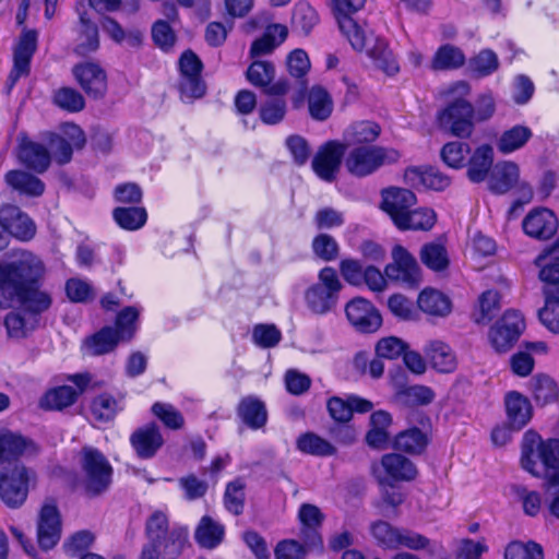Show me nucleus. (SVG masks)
<instances>
[{"mask_svg":"<svg viewBox=\"0 0 559 559\" xmlns=\"http://www.w3.org/2000/svg\"><path fill=\"white\" fill-rule=\"evenodd\" d=\"M522 467L535 477L544 472L545 489L559 487V440L543 441L534 431H526L522 442Z\"/></svg>","mask_w":559,"mask_h":559,"instance_id":"nucleus-1","label":"nucleus"},{"mask_svg":"<svg viewBox=\"0 0 559 559\" xmlns=\"http://www.w3.org/2000/svg\"><path fill=\"white\" fill-rule=\"evenodd\" d=\"M44 272L43 261L29 251H21L13 261L0 264V308H9L19 289L34 285Z\"/></svg>","mask_w":559,"mask_h":559,"instance_id":"nucleus-2","label":"nucleus"},{"mask_svg":"<svg viewBox=\"0 0 559 559\" xmlns=\"http://www.w3.org/2000/svg\"><path fill=\"white\" fill-rule=\"evenodd\" d=\"M469 91L466 82H455L448 91L449 105L438 115L440 127L456 138H469L474 131V107L465 99Z\"/></svg>","mask_w":559,"mask_h":559,"instance_id":"nucleus-3","label":"nucleus"},{"mask_svg":"<svg viewBox=\"0 0 559 559\" xmlns=\"http://www.w3.org/2000/svg\"><path fill=\"white\" fill-rule=\"evenodd\" d=\"M79 463L78 485L87 497L100 496L109 489L114 469L99 450L93 447H83Z\"/></svg>","mask_w":559,"mask_h":559,"instance_id":"nucleus-4","label":"nucleus"},{"mask_svg":"<svg viewBox=\"0 0 559 559\" xmlns=\"http://www.w3.org/2000/svg\"><path fill=\"white\" fill-rule=\"evenodd\" d=\"M146 536L151 543H158L162 547L163 559H176L187 543V530L183 527H168V518L162 511H155L146 521Z\"/></svg>","mask_w":559,"mask_h":559,"instance_id":"nucleus-5","label":"nucleus"},{"mask_svg":"<svg viewBox=\"0 0 559 559\" xmlns=\"http://www.w3.org/2000/svg\"><path fill=\"white\" fill-rule=\"evenodd\" d=\"M400 153L382 146H359L352 150L345 158V167L356 177H366L381 166L397 162Z\"/></svg>","mask_w":559,"mask_h":559,"instance_id":"nucleus-6","label":"nucleus"},{"mask_svg":"<svg viewBox=\"0 0 559 559\" xmlns=\"http://www.w3.org/2000/svg\"><path fill=\"white\" fill-rule=\"evenodd\" d=\"M365 3L366 0H332V12L338 28L357 51L366 48L367 37L354 15L365 7Z\"/></svg>","mask_w":559,"mask_h":559,"instance_id":"nucleus-7","label":"nucleus"},{"mask_svg":"<svg viewBox=\"0 0 559 559\" xmlns=\"http://www.w3.org/2000/svg\"><path fill=\"white\" fill-rule=\"evenodd\" d=\"M341 288L336 271L325 266L319 273V282L307 290L306 301L313 312L325 313L336 305Z\"/></svg>","mask_w":559,"mask_h":559,"instance_id":"nucleus-8","label":"nucleus"},{"mask_svg":"<svg viewBox=\"0 0 559 559\" xmlns=\"http://www.w3.org/2000/svg\"><path fill=\"white\" fill-rule=\"evenodd\" d=\"M33 472L23 464L0 469V498L10 508L24 503L28 493V484Z\"/></svg>","mask_w":559,"mask_h":559,"instance_id":"nucleus-9","label":"nucleus"},{"mask_svg":"<svg viewBox=\"0 0 559 559\" xmlns=\"http://www.w3.org/2000/svg\"><path fill=\"white\" fill-rule=\"evenodd\" d=\"M524 329L525 322L522 313L516 310H508L490 329V343L497 352L504 353L519 340Z\"/></svg>","mask_w":559,"mask_h":559,"instance_id":"nucleus-10","label":"nucleus"},{"mask_svg":"<svg viewBox=\"0 0 559 559\" xmlns=\"http://www.w3.org/2000/svg\"><path fill=\"white\" fill-rule=\"evenodd\" d=\"M385 276L413 287L420 282V269L416 259L401 245L392 249V262L384 269Z\"/></svg>","mask_w":559,"mask_h":559,"instance_id":"nucleus-11","label":"nucleus"},{"mask_svg":"<svg viewBox=\"0 0 559 559\" xmlns=\"http://www.w3.org/2000/svg\"><path fill=\"white\" fill-rule=\"evenodd\" d=\"M179 69L181 97L192 99L203 96L205 86L201 81L202 62L198 56L191 50L185 51L179 59Z\"/></svg>","mask_w":559,"mask_h":559,"instance_id":"nucleus-12","label":"nucleus"},{"mask_svg":"<svg viewBox=\"0 0 559 559\" xmlns=\"http://www.w3.org/2000/svg\"><path fill=\"white\" fill-rule=\"evenodd\" d=\"M62 522L57 506L52 502L43 504L37 519V542L41 549L49 550L60 540Z\"/></svg>","mask_w":559,"mask_h":559,"instance_id":"nucleus-13","label":"nucleus"},{"mask_svg":"<svg viewBox=\"0 0 559 559\" xmlns=\"http://www.w3.org/2000/svg\"><path fill=\"white\" fill-rule=\"evenodd\" d=\"M37 47V33L26 31L21 36L13 51V68L8 78V88L11 91L16 82L29 73V64Z\"/></svg>","mask_w":559,"mask_h":559,"instance_id":"nucleus-14","label":"nucleus"},{"mask_svg":"<svg viewBox=\"0 0 559 559\" xmlns=\"http://www.w3.org/2000/svg\"><path fill=\"white\" fill-rule=\"evenodd\" d=\"M345 153V145L336 141H330L322 145L312 160V168L317 176L328 182H332L341 166Z\"/></svg>","mask_w":559,"mask_h":559,"instance_id":"nucleus-15","label":"nucleus"},{"mask_svg":"<svg viewBox=\"0 0 559 559\" xmlns=\"http://www.w3.org/2000/svg\"><path fill=\"white\" fill-rule=\"evenodd\" d=\"M349 322L362 333L376 332L382 324V318L370 301L357 297L350 300L345 308Z\"/></svg>","mask_w":559,"mask_h":559,"instance_id":"nucleus-16","label":"nucleus"},{"mask_svg":"<svg viewBox=\"0 0 559 559\" xmlns=\"http://www.w3.org/2000/svg\"><path fill=\"white\" fill-rule=\"evenodd\" d=\"M38 452L39 447L32 439L10 430L0 431V463L33 456Z\"/></svg>","mask_w":559,"mask_h":559,"instance_id":"nucleus-17","label":"nucleus"},{"mask_svg":"<svg viewBox=\"0 0 559 559\" xmlns=\"http://www.w3.org/2000/svg\"><path fill=\"white\" fill-rule=\"evenodd\" d=\"M246 75L252 85L263 88L269 95L282 96L288 92L289 86L286 80H278L271 84L275 76V68L269 61H253Z\"/></svg>","mask_w":559,"mask_h":559,"instance_id":"nucleus-18","label":"nucleus"},{"mask_svg":"<svg viewBox=\"0 0 559 559\" xmlns=\"http://www.w3.org/2000/svg\"><path fill=\"white\" fill-rule=\"evenodd\" d=\"M130 444L139 459L150 460L163 447L164 438L155 424H147L131 433Z\"/></svg>","mask_w":559,"mask_h":559,"instance_id":"nucleus-19","label":"nucleus"},{"mask_svg":"<svg viewBox=\"0 0 559 559\" xmlns=\"http://www.w3.org/2000/svg\"><path fill=\"white\" fill-rule=\"evenodd\" d=\"M525 234L532 238L546 240L551 238L558 229V219L548 209L531 211L523 221Z\"/></svg>","mask_w":559,"mask_h":559,"instance_id":"nucleus-20","label":"nucleus"},{"mask_svg":"<svg viewBox=\"0 0 559 559\" xmlns=\"http://www.w3.org/2000/svg\"><path fill=\"white\" fill-rule=\"evenodd\" d=\"M415 203L416 197L408 189L390 188L382 192V210L390 215L396 227Z\"/></svg>","mask_w":559,"mask_h":559,"instance_id":"nucleus-21","label":"nucleus"},{"mask_svg":"<svg viewBox=\"0 0 559 559\" xmlns=\"http://www.w3.org/2000/svg\"><path fill=\"white\" fill-rule=\"evenodd\" d=\"M0 222L9 235L23 241L32 239L36 233L33 221L15 205L7 204L0 209Z\"/></svg>","mask_w":559,"mask_h":559,"instance_id":"nucleus-22","label":"nucleus"},{"mask_svg":"<svg viewBox=\"0 0 559 559\" xmlns=\"http://www.w3.org/2000/svg\"><path fill=\"white\" fill-rule=\"evenodd\" d=\"M73 74L87 95L97 98L105 94L106 73L98 64L93 62L78 64L73 68Z\"/></svg>","mask_w":559,"mask_h":559,"instance_id":"nucleus-23","label":"nucleus"},{"mask_svg":"<svg viewBox=\"0 0 559 559\" xmlns=\"http://www.w3.org/2000/svg\"><path fill=\"white\" fill-rule=\"evenodd\" d=\"M72 381L78 390L70 385L55 388L46 393L41 405L49 409H63L71 406L76 401L79 393L87 385L88 378L83 374H74Z\"/></svg>","mask_w":559,"mask_h":559,"instance_id":"nucleus-24","label":"nucleus"},{"mask_svg":"<svg viewBox=\"0 0 559 559\" xmlns=\"http://www.w3.org/2000/svg\"><path fill=\"white\" fill-rule=\"evenodd\" d=\"M520 167L512 160H501L493 165L489 179V189L498 194L510 191L519 181Z\"/></svg>","mask_w":559,"mask_h":559,"instance_id":"nucleus-25","label":"nucleus"},{"mask_svg":"<svg viewBox=\"0 0 559 559\" xmlns=\"http://www.w3.org/2000/svg\"><path fill=\"white\" fill-rule=\"evenodd\" d=\"M19 159L25 167L44 173L48 169L51 160L50 152L40 143L23 140L19 145Z\"/></svg>","mask_w":559,"mask_h":559,"instance_id":"nucleus-26","label":"nucleus"},{"mask_svg":"<svg viewBox=\"0 0 559 559\" xmlns=\"http://www.w3.org/2000/svg\"><path fill=\"white\" fill-rule=\"evenodd\" d=\"M493 148L489 144H483L475 148L467 164V177L472 182H483L489 179L493 167Z\"/></svg>","mask_w":559,"mask_h":559,"instance_id":"nucleus-27","label":"nucleus"},{"mask_svg":"<svg viewBox=\"0 0 559 559\" xmlns=\"http://www.w3.org/2000/svg\"><path fill=\"white\" fill-rule=\"evenodd\" d=\"M381 466L386 473L389 480L411 481L417 476V468L414 463L397 453L383 455Z\"/></svg>","mask_w":559,"mask_h":559,"instance_id":"nucleus-28","label":"nucleus"},{"mask_svg":"<svg viewBox=\"0 0 559 559\" xmlns=\"http://www.w3.org/2000/svg\"><path fill=\"white\" fill-rule=\"evenodd\" d=\"M426 358L433 369L439 372H452L456 367V360L450 346L442 341H430L424 347Z\"/></svg>","mask_w":559,"mask_h":559,"instance_id":"nucleus-29","label":"nucleus"},{"mask_svg":"<svg viewBox=\"0 0 559 559\" xmlns=\"http://www.w3.org/2000/svg\"><path fill=\"white\" fill-rule=\"evenodd\" d=\"M506 411L510 425L514 429L523 428L532 417L530 401L519 392H510L506 396Z\"/></svg>","mask_w":559,"mask_h":559,"instance_id":"nucleus-30","label":"nucleus"},{"mask_svg":"<svg viewBox=\"0 0 559 559\" xmlns=\"http://www.w3.org/2000/svg\"><path fill=\"white\" fill-rule=\"evenodd\" d=\"M288 35L287 27L282 24L269 25L264 34L255 39L250 49L252 58L272 53Z\"/></svg>","mask_w":559,"mask_h":559,"instance_id":"nucleus-31","label":"nucleus"},{"mask_svg":"<svg viewBox=\"0 0 559 559\" xmlns=\"http://www.w3.org/2000/svg\"><path fill=\"white\" fill-rule=\"evenodd\" d=\"M14 299H17L25 311L34 314L48 310L52 302L50 295L35 284L22 286Z\"/></svg>","mask_w":559,"mask_h":559,"instance_id":"nucleus-32","label":"nucleus"},{"mask_svg":"<svg viewBox=\"0 0 559 559\" xmlns=\"http://www.w3.org/2000/svg\"><path fill=\"white\" fill-rule=\"evenodd\" d=\"M532 136L531 128L524 124H515L501 133L496 145L500 153L508 155L523 148Z\"/></svg>","mask_w":559,"mask_h":559,"instance_id":"nucleus-33","label":"nucleus"},{"mask_svg":"<svg viewBox=\"0 0 559 559\" xmlns=\"http://www.w3.org/2000/svg\"><path fill=\"white\" fill-rule=\"evenodd\" d=\"M534 265L539 270L538 278L546 284L557 286L559 295V254H556V250L545 249L535 258Z\"/></svg>","mask_w":559,"mask_h":559,"instance_id":"nucleus-34","label":"nucleus"},{"mask_svg":"<svg viewBox=\"0 0 559 559\" xmlns=\"http://www.w3.org/2000/svg\"><path fill=\"white\" fill-rule=\"evenodd\" d=\"M224 534L225 530L221 523L204 515L195 528L194 538L202 548L213 549L222 543Z\"/></svg>","mask_w":559,"mask_h":559,"instance_id":"nucleus-35","label":"nucleus"},{"mask_svg":"<svg viewBox=\"0 0 559 559\" xmlns=\"http://www.w3.org/2000/svg\"><path fill=\"white\" fill-rule=\"evenodd\" d=\"M418 307L421 311L433 317H445L451 312V301L441 292L425 288L418 296Z\"/></svg>","mask_w":559,"mask_h":559,"instance_id":"nucleus-36","label":"nucleus"},{"mask_svg":"<svg viewBox=\"0 0 559 559\" xmlns=\"http://www.w3.org/2000/svg\"><path fill=\"white\" fill-rule=\"evenodd\" d=\"M406 179L416 186L421 183L424 187L441 191L450 185V179L436 168H427L419 170L418 168H409L405 173Z\"/></svg>","mask_w":559,"mask_h":559,"instance_id":"nucleus-37","label":"nucleus"},{"mask_svg":"<svg viewBox=\"0 0 559 559\" xmlns=\"http://www.w3.org/2000/svg\"><path fill=\"white\" fill-rule=\"evenodd\" d=\"M123 340L114 328L105 326L85 341V348L91 355H103L111 352Z\"/></svg>","mask_w":559,"mask_h":559,"instance_id":"nucleus-38","label":"nucleus"},{"mask_svg":"<svg viewBox=\"0 0 559 559\" xmlns=\"http://www.w3.org/2000/svg\"><path fill=\"white\" fill-rule=\"evenodd\" d=\"M381 128L372 121H358L350 124L344 132L347 145L374 142L380 135Z\"/></svg>","mask_w":559,"mask_h":559,"instance_id":"nucleus-39","label":"nucleus"},{"mask_svg":"<svg viewBox=\"0 0 559 559\" xmlns=\"http://www.w3.org/2000/svg\"><path fill=\"white\" fill-rule=\"evenodd\" d=\"M5 180L13 189L32 197H38L45 190V185L39 178L23 170L9 171Z\"/></svg>","mask_w":559,"mask_h":559,"instance_id":"nucleus-40","label":"nucleus"},{"mask_svg":"<svg viewBox=\"0 0 559 559\" xmlns=\"http://www.w3.org/2000/svg\"><path fill=\"white\" fill-rule=\"evenodd\" d=\"M545 305L538 311V318L548 331L559 334V295L557 286L545 290Z\"/></svg>","mask_w":559,"mask_h":559,"instance_id":"nucleus-41","label":"nucleus"},{"mask_svg":"<svg viewBox=\"0 0 559 559\" xmlns=\"http://www.w3.org/2000/svg\"><path fill=\"white\" fill-rule=\"evenodd\" d=\"M239 416L252 429L261 428L266 423V409L264 404L255 397H246L238 408Z\"/></svg>","mask_w":559,"mask_h":559,"instance_id":"nucleus-42","label":"nucleus"},{"mask_svg":"<svg viewBox=\"0 0 559 559\" xmlns=\"http://www.w3.org/2000/svg\"><path fill=\"white\" fill-rule=\"evenodd\" d=\"M531 390L537 404L547 405L557 401L559 389L552 378L537 374L531 380Z\"/></svg>","mask_w":559,"mask_h":559,"instance_id":"nucleus-43","label":"nucleus"},{"mask_svg":"<svg viewBox=\"0 0 559 559\" xmlns=\"http://www.w3.org/2000/svg\"><path fill=\"white\" fill-rule=\"evenodd\" d=\"M112 217L121 228L126 230H138L145 225L147 213L144 207L119 206L114 210Z\"/></svg>","mask_w":559,"mask_h":559,"instance_id":"nucleus-44","label":"nucleus"},{"mask_svg":"<svg viewBox=\"0 0 559 559\" xmlns=\"http://www.w3.org/2000/svg\"><path fill=\"white\" fill-rule=\"evenodd\" d=\"M500 309V296L497 290L488 289L478 298L477 309L474 311V320L478 324L490 322Z\"/></svg>","mask_w":559,"mask_h":559,"instance_id":"nucleus-45","label":"nucleus"},{"mask_svg":"<svg viewBox=\"0 0 559 559\" xmlns=\"http://www.w3.org/2000/svg\"><path fill=\"white\" fill-rule=\"evenodd\" d=\"M465 62V56L462 50L452 45L441 46L431 62L432 70H451L462 67Z\"/></svg>","mask_w":559,"mask_h":559,"instance_id":"nucleus-46","label":"nucleus"},{"mask_svg":"<svg viewBox=\"0 0 559 559\" xmlns=\"http://www.w3.org/2000/svg\"><path fill=\"white\" fill-rule=\"evenodd\" d=\"M297 449L302 453L317 456H329L335 453V448L329 441L313 432L301 435L297 439Z\"/></svg>","mask_w":559,"mask_h":559,"instance_id":"nucleus-47","label":"nucleus"},{"mask_svg":"<svg viewBox=\"0 0 559 559\" xmlns=\"http://www.w3.org/2000/svg\"><path fill=\"white\" fill-rule=\"evenodd\" d=\"M427 445V437L418 428H412L399 433L394 441L395 449L411 454L421 453Z\"/></svg>","mask_w":559,"mask_h":559,"instance_id":"nucleus-48","label":"nucleus"},{"mask_svg":"<svg viewBox=\"0 0 559 559\" xmlns=\"http://www.w3.org/2000/svg\"><path fill=\"white\" fill-rule=\"evenodd\" d=\"M436 223V213L431 209H418L404 216L397 228L402 230H429Z\"/></svg>","mask_w":559,"mask_h":559,"instance_id":"nucleus-49","label":"nucleus"},{"mask_svg":"<svg viewBox=\"0 0 559 559\" xmlns=\"http://www.w3.org/2000/svg\"><path fill=\"white\" fill-rule=\"evenodd\" d=\"M420 259L427 267L433 271H443L449 265L447 249L437 242L426 243L420 250Z\"/></svg>","mask_w":559,"mask_h":559,"instance_id":"nucleus-50","label":"nucleus"},{"mask_svg":"<svg viewBox=\"0 0 559 559\" xmlns=\"http://www.w3.org/2000/svg\"><path fill=\"white\" fill-rule=\"evenodd\" d=\"M308 103L310 115L317 120H325L332 112V100L320 86L311 88Z\"/></svg>","mask_w":559,"mask_h":559,"instance_id":"nucleus-51","label":"nucleus"},{"mask_svg":"<svg viewBox=\"0 0 559 559\" xmlns=\"http://www.w3.org/2000/svg\"><path fill=\"white\" fill-rule=\"evenodd\" d=\"M504 559H544V550L535 542L513 540L506 547Z\"/></svg>","mask_w":559,"mask_h":559,"instance_id":"nucleus-52","label":"nucleus"},{"mask_svg":"<svg viewBox=\"0 0 559 559\" xmlns=\"http://www.w3.org/2000/svg\"><path fill=\"white\" fill-rule=\"evenodd\" d=\"M80 22L83 29L80 36V43L75 47V52L78 55L85 56L96 51L99 47L98 28L84 15L80 16Z\"/></svg>","mask_w":559,"mask_h":559,"instance_id":"nucleus-53","label":"nucleus"},{"mask_svg":"<svg viewBox=\"0 0 559 559\" xmlns=\"http://www.w3.org/2000/svg\"><path fill=\"white\" fill-rule=\"evenodd\" d=\"M468 67L477 78L488 76L499 67L498 56L490 49H484L469 60Z\"/></svg>","mask_w":559,"mask_h":559,"instance_id":"nucleus-54","label":"nucleus"},{"mask_svg":"<svg viewBox=\"0 0 559 559\" xmlns=\"http://www.w3.org/2000/svg\"><path fill=\"white\" fill-rule=\"evenodd\" d=\"M471 153L467 143L452 141L447 143L441 150L442 160L452 168H462L466 165V157Z\"/></svg>","mask_w":559,"mask_h":559,"instance_id":"nucleus-55","label":"nucleus"},{"mask_svg":"<svg viewBox=\"0 0 559 559\" xmlns=\"http://www.w3.org/2000/svg\"><path fill=\"white\" fill-rule=\"evenodd\" d=\"M371 534L378 544L385 548H399L400 530L389 522L377 521L371 525Z\"/></svg>","mask_w":559,"mask_h":559,"instance_id":"nucleus-56","label":"nucleus"},{"mask_svg":"<svg viewBox=\"0 0 559 559\" xmlns=\"http://www.w3.org/2000/svg\"><path fill=\"white\" fill-rule=\"evenodd\" d=\"M140 311L133 307H126L122 309L116 319V328H114L121 338L129 341L133 337L136 330V320Z\"/></svg>","mask_w":559,"mask_h":559,"instance_id":"nucleus-57","label":"nucleus"},{"mask_svg":"<svg viewBox=\"0 0 559 559\" xmlns=\"http://www.w3.org/2000/svg\"><path fill=\"white\" fill-rule=\"evenodd\" d=\"M53 102L58 107L70 112L81 111L85 106L83 96L71 87H61L56 91Z\"/></svg>","mask_w":559,"mask_h":559,"instance_id":"nucleus-58","label":"nucleus"},{"mask_svg":"<svg viewBox=\"0 0 559 559\" xmlns=\"http://www.w3.org/2000/svg\"><path fill=\"white\" fill-rule=\"evenodd\" d=\"M245 484L240 479L229 483L224 495V503L226 509L235 515L243 510L245 502Z\"/></svg>","mask_w":559,"mask_h":559,"instance_id":"nucleus-59","label":"nucleus"},{"mask_svg":"<svg viewBox=\"0 0 559 559\" xmlns=\"http://www.w3.org/2000/svg\"><path fill=\"white\" fill-rule=\"evenodd\" d=\"M312 250L321 260L333 261L338 257L340 247L332 236L319 234L312 240Z\"/></svg>","mask_w":559,"mask_h":559,"instance_id":"nucleus-60","label":"nucleus"},{"mask_svg":"<svg viewBox=\"0 0 559 559\" xmlns=\"http://www.w3.org/2000/svg\"><path fill=\"white\" fill-rule=\"evenodd\" d=\"M319 15L314 8L308 3H299L294 11L293 23L305 34H309L318 24Z\"/></svg>","mask_w":559,"mask_h":559,"instance_id":"nucleus-61","label":"nucleus"},{"mask_svg":"<svg viewBox=\"0 0 559 559\" xmlns=\"http://www.w3.org/2000/svg\"><path fill=\"white\" fill-rule=\"evenodd\" d=\"M117 412L116 400L108 395L102 394L95 397L91 404V413L97 421H109L114 418Z\"/></svg>","mask_w":559,"mask_h":559,"instance_id":"nucleus-62","label":"nucleus"},{"mask_svg":"<svg viewBox=\"0 0 559 559\" xmlns=\"http://www.w3.org/2000/svg\"><path fill=\"white\" fill-rule=\"evenodd\" d=\"M260 118L265 124L281 122L286 114V102L283 98H272L260 106Z\"/></svg>","mask_w":559,"mask_h":559,"instance_id":"nucleus-63","label":"nucleus"},{"mask_svg":"<svg viewBox=\"0 0 559 559\" xmlns=\"http://www.w3.org/2000/svg\"><path fill=\"white\" fill-rule=\"evenodd\" d=\"M488 547L484 542H474L469 538H463L455 544V559H480Z\"/></svg>","mask_w":559,"mask_h":559,"instance_id":"nucleus-64","label":"nucleus"}]
</instances>
